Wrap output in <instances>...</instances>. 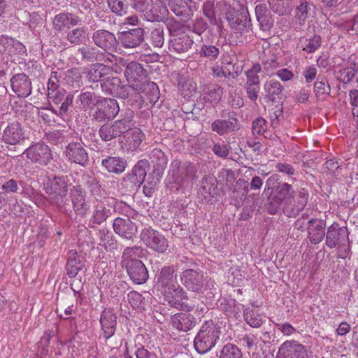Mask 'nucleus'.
I'll return each instance as SVG.
<instances>
[{"label": "nucleus", "instance_id": "obj_10", "mask_svg": "<svg viewBox=\"0 0 358 358\" xmlns=\"http://www.w3.org/2000/svg\"><path fill=\"white\" fill-rule=\"evenodd\" d=\"M24 155L33 163L41 166L47 165L52 159V152L45 143H36L27 148Z\"/></svg>", "mask_w": 358, "mask_h": 358}, {"label": "nucleus", "instance_id": "obj_64", "mask_svg": "<svg viewBox=\"0 0 358 358\" xmlns=\"http://www.w3.org/2000/svg\"><path fill=\"white\" fill-rule=\"evenodd\" d=\"M242 354L238 348L232 344L225 345V358H241Z\"/></svg>", "mask_w": 358, "mask_h": 358}, {"label": "nucleus", "instance_id": "obj_57", "mask_svg": "<svg viewBox=\"0 0 358 358\" xmlns=\"http://www.w3.org/2000/svg\"><path fill=\"white\" fill-rule=\"evenodd\" d=\"M299 6L296 7V17L300 24H302L308 16V2L306 0H299Z\"/></svg>", "mask_w": 358, "mask_h": 358}, {"label": "nucleus", "instance_id": "obj_49", "mask_svg": "<svg viewBox=\"0 0 358 358\" xmlns=\"http://www.w3.org/2000/svg\"><path fill=\"white\" fill-rule=\"evenodd\" d=\"M108 5L111 11L119 16L127 13L128 4L126 0H108Z\"/></svg>", "mask_w": 358, "mask_h": 358}, {"label": "nucleus", "instance_id": "obj_18", "mask_svg": "<svg viewBox=\"0 0 358 358\" xmlns=\"http://www.w3.org/2000/svg\"><path fill=\"white\" fill-rule=\"evenodd\" d=\"M249 191L248 182L244 179L238 180L232 187H229V201L231 205L239 208Z\"/></svg>", "mask_w": 358, "mask_h": 358}, {"label": "nucleus", "instance_id": "obj_25", "mask_svg": "<svg viewBox=\"0 0 358 358\" xmlns=\"http://www.w3.org/2000/svg\"><path fill=\"white\" fill-rule=\"evenodd\" d=\"M131 280L136 284L145 283L148 277V271L142 261H134L125 266Z\"/></svg>", "mask_w": 358, "mask_h": 358}, {"label": "nucleus", "instance_id": "obj_24", "mask_svg": "<svg viewBox=\"0 0 358 358\" xmlns=\"http://www.w3.org/2000/svg\"><path fill=\"white\" fill-rule=\"evenodd\" d=\"M325 228V222L322 220L311 219L308 222V236L311 243L316 245L323 240L326 235Z\"/></svg>", "mask_w": 358, "mask_h": 358}, {"label": "nucleus", "instance_id": "obj_32", "mask_svg": "<svg viewBox=\"0 0 358 358\" xmlns=\"http://www.w3.org/2000/svg\"><path fill=\"white\" fill-rule=\"evenodd\" d=\"M66 267L67 275L69 278L76 277L83 268V264L75 250H71L69 252Z\"/></svg>", "mask_w": 358, "mask_h": 358}, {"label": "nucleus", "instance_id": "obj_37", "mask_svg": "<svg viewBox=\"0 0 358 358\" xmlns=\"http://www.w3.org/2000/svg\"><path fill=\"white\" fill-rule=\"evenodd\" d=\"M143 249L140 246L127 247L122 255V264L128 266L134 261H139L137 258L142 256Z\"/></svg>", "mask_w": 358, "mask_h": 358}, {"label": "nucleus", "instance_id": "obj_56", "mask_svg": "<svg viewBox=\"0 0 358 358\" xmlns=\"http://www.w3.org/2000/svg\"><path fill=\"white\" fill-rule=\"evenodd\" d=\"M322 45V38L319 35H313L308 40V43L303 48V50L308 53H313L315 52Z\"/></svg>", "mask_w": 358, "mask_h": 358}, {"label": "nucleus", "instance_id": "obj_28", "mask_svg": "<svg viewBox=\"0 0 358 358\" xmlns=\"http://www.w3.org/2000/svg\"><path fill=\"white\" fill-rule=\"evenodd\" d=\"M171 324L173 327L182 331H188L196 324V318L187 313H180L171 317Z\"/></svg>", "mask_w": 358, "mask_h": 358}, {"label": "nucleus", "instance_id": "obj_50", "mask_svg": "<svg viewBox=\"0 0 358 358\" xmlns=\"http://www.w3.org/2000/svg\"><path fill=\"white\" fill-rule=\"evenodd\" d=\"M120 107L115 99L105 100L104 115L107 119L114 118L119 113Z\"/></svg>", "mask_w": 358, "mask_h": 358}, {"label": "nucleus", "instance_id": "obj_17", "mask_svg": "<svg viewBox=\"0 0 358 358\" xmlns=\"http://www.w3.org/2000/svg\"><path fill=\"white\" fill-rule=\"evenodd\" d=\"M12 90L18 97H28L32 91L30 78L25 73H17L10 79Z\"/></svg>", "mask_w": 358, "mask_h": 358}, {"label": "nucleus", "instance_id": "obj_60", "mask_svg": "<svg viewBox=\"0 0 358 358\" xmlns=\"http://www.w3.org/2000/svg\"><path fill=\"white\" fill-rule=\"evenodd\" d=\"M266 129V121L262 117H258L252 122V130L254 135H261Z\"/></svg>", "mask_w": 358, "mask_h": 358}, {"label": "nucleus", "instance_id": "obj_55", "mask_svg": "<svg viewBox=\"0 0 358 358\" xmlns=\"http://www.w3.org/2000/svg\"><path fill=\"white\" fill-rule=\"evenodd\" d=\"M151 43L157 48H161L164 43V30L162 27L155 29L151 33Z\"/></svg>", "mask_w": 358, "mask_h": 358}, {"label": "nucleus", "instance_id": "obj_26", "mask_svg": "<svg viewBox=\"0 0 358 358\" xmlns=\"http://www.w3.org/2000/svg\"><path fill=\"white\" fill-rule=\"evenodd\" d=\"M166 300L176 307L180 305L182 300H187V293L177 282L162 290Z\"/></svg>", "mask_w": 358, "mask_h": 358}, {"label": "nucleus", "instance_id": "obj_54", "mask_svg": "<svg viewBox=\"0 0 358 358\" xmlns=\"http://www.w3.org/2000/svg\"><path fill=\"white\" fill-rule=\"evenodd\" d=\"M244 318L246 322L252 327H259L262 324L261 316L255 313L252 310L244 313Z\"/></svg>", "mask_w": 358, "mask_h": 358}, {"label": "nucleus", "instance_id": "obj_5", "mask_svg": "<svg viewBox=\"0 0 358 358\" xmlns=\"http://www.w3.org/2000/svg\"><path fill=\"white\" fill-rule=\"evenodd\" d=\"M221 331L213 323L203 325L194 338V345L196 350L200 354L209 351L219 339Z\"/></svg>", "mask_w": 358, "mask_h": 358}, {"label": "nucleus", "instance_id": "obj_8", "mask_svg": "<svg viewBox=\"0 0 358 358\" xmlns=\"http://www.w3.org/2000/svg\"><path fill=\"white\" fill-rule=\"evenodd\" d=\"M140 238L147 247L159 253H164L169 247L168 241L164 236L150 227L142 230Z\"/></svg>", "mask_w": 358, "mask_h": 358}, {"label": "nucleus", "instance_id": "obj_30", "mask_svg": "<svg viewBox=\"0 0 358 358\" xmlns=\"http://www.w3.org/2000/svg\"><path fill=\"white\" fill-rule=\"evenodd\" d=\"M177 282V275L173 266L163 267L157 275V284L163 289Z\"/></svg>", "mask_w": 358, "mask_h": 358}, {"label": "nucleus", "instance_id": "obj_29", "mask_svg": "<svg viewBox=\"0 0 358 358\" xmlns=\"http://www.w3.org/2000/svg\"><path fill=\"white\" fill-rule=\"evenodd\" d=\"M71 197L73 208L78 215H84L89 210L83 192L78 187H73L71 190Z\"/></svg>", "mask_w": 358, "mask_h": 358}, {"label": "nucleus", "instance_id": "obj_38", "mask_svg": "<svg viewBox=\"0 0 358 358\" xmlns=\"http://www.w3.org/2000/svg\"><path fill=\"white\" fill-rule=\"evenodd\" d=\"M238 84V80H232L231 83H228V87L231 88L229 90L228 103L234 108H239L243 106V101L241 96L240 91H238L237 89Z\"/></svg>", "mask_w": 358, "mask_h": 358}, {"label": "nucleus", "instance_id": "obj_58", "mask_svg": "<svg viewBox=\"0 0 358 358\" xmlns=\"http://www.w3.org/2000/svg\"><path fill=\"white\" fill-rule=\"evenodd\" d=\"M66 92L63 88L57 90H51L48 93V97L55 104H59L65 98H66Z\"/></svg>", "mask_w": 358, "mask_h": 358}, {"label": "nucleus", "instance_id": "obj_46", "mask_svg": "<svg viewBox=\"0 0 358 358\" xmlns=\"http://www.w3.org/2000/svg\"><path fill=\"white\" fill-rule=\"evenodd\" d=\"M242 70V66L233 63V60L227 62L225 66V79L227 78V81L225 80V83H228L230 80H237L236 78L241 73Z\"/></svg>", "mask_w": 358, "mask_h": 358}, {"label": "nucleus", "instance_id": "obj_44", "mask_svg": "<svg viewBox=\"0 0 358 358\" xmlns=\"http://www.w3.org/2000/svg\"><path fill=\"white\" fill-rule=\"evenodd\" d=\"M313 90L317 98H320V96L324 94L329 95L331 87L327 79L324 76L322 77L319 76L314 83Z\"/></svg>", "mask_w": 358, "mask_h": 358}, {"label": "nucleus", "instance_id": "obj_4", "mask_svg": "<svg viewBox=\"0 0 358 358\" xmlns=\"http://www.w3.org/2000/svg\"><path fill=\"white\" fill-rule=\"evenodd\" d=\"M50 202L61 210H66L68 204V185L64 177L54 176L48 180L45 187Z\"/></svg>", "mask_w": 358, "mask_h": 358}, {"label": "nucleus", "instance_id": "obj_43", "mask_svg": "<svg viewBox=\"0 0 358 358\" xmlns=\"http://www.w3.org/2000/svg\"><path fill=\"white\" fill-rule=\"evenodd\" d=\"M78 52L81 55L82 59L87 62L97 61L101 55L97 48L89 45L79 48Z\"/></svg>", "mask_w": 358, "mask_h": 358}, {"label": "nucleus", "instance_id": "obj_51", "mask_svg": "<svg viewBox=\"0 0 358 358\" xmlns=\"http://www.w3.org/2000/svg\"><path fill=\"white\" fill-rule=\"evenodd\" d=\"M262 67L259 64H253L252 67L246 71V85H259L258 73L261 71Z\"/></svg>", "mask_w": 358, "mask_h": 358}, {"label": "nucleus", "instance_id": "obj_61", "mask_svg": "<svg viewBox=\"0 0 358 358\" xmlns=\"http://www.w3.org/2000/svg\"><path fill=\"white\" fill-rule=\"evenodd\" d=\"M59 77L58 72L53 71L51 73L47 85L48 93L51 90L54 91L62 89L59 86Z\"/></svg>", "mask_w": 358, "mask_h": 358}, {"label": "nucleus", "instance_id": "obj_6", "mask_svg": "<svg viewBox=\"0 0 358 358\" xmlns=\"http://www.w3.org/2000/svg\"><path fill=\"white\" fill-rule=\"evenodd\" d=\"M127 117L115 121L113 123H105L99 129V134L102 141L107 142L127 131L131 127L130 122L133 117V111L127 110Z\"/></svg>", "mask_w": 358, "mask_h": 358}, {"label": "nucleus", "instance_id": "obj_42", "mask_svg": "<svg viewBox=\"0 0 358 358\" xmlns=\"http://www.w3.org/2000/svg\"><path fill=\"white\" fill-rule=\"evenodd\" d=\"M66 39L74 45L82 44L86 39V29L84 27L75 28L68 32Z\"/></svg>", "mask_w": 358, "mask_h": 358}, {"label": "nucleus", "instance_id": "obj_7", "mask_svg": "<svg viewBox=\"0 0 358 358\" xmlns=\"http://www.w3.org/2000/svg\"><path fill=\"white\" fill-rule=\"evenodd\" d=\"M180 277L181 283L190 292L200 294L206 289V280L203 273L196 270L185 269L181 273Z\"/></svg>", "mask_w": 358, "mask_h": 358}, {"label": "nucleus", "instance_id": "obj_36", "mask_svg": "<svg viewBox=\"0 0 358 358\" xmlns=\"http://www.w3.org/2000/svg\"><path fill=\"white\" fill-rule=\"evenodd\" d=\"M99 245L103 247L107 251H112L117 248V241L113 234L105 229H100L97 233Z\"/></svg>", "mask_w": 358, "mask_h": 358}, {"label": "nucleus", "instance_id": "obj_14", "mask_svg": "<svg viewBox=\"0 0 358 358\" xmlns=\"http://www.w3.org/2000/svg\"><path fill=\"white\" fill-rule=\"evenodd\" d=\"M145 30L138 27L119 33L118 41L125 48H135L144 41Z\"/></svg>", "mask_w": 358, "mask_h": 358}, {"label": "nucleus", "instance_id": "obj_40", "mask_svg": "<svg viewBox=\"0 0 358 358\" xmlns=\"http://www.w3.org/2000/svg\"><path fill=\"white\" fill-rule=\"evenodd\" d=\"M144 13L145 17L148 21L151 22H162L164 21L165 16L168 13V10L166 7L159 8L156 6H152L150 8L147 7Z\"/></svg>", "mask_w": 358, "mask_h": 358}, {"label": "nucleus", "instance_id": "obj_9", "mask_svg": "<svg viewBox=\"0 0 358 358\" xmlns=\"http://www.w3.org/2000/svg\"><path fill=\"white\" fill-rule=\"evenodd\" d=\"M26 139V132L22 124L17 120L8 122L1 134V140L5 143L15 145L21 144Z\"/></svg>", "mask_w": 358, "mask_h": 358}, {"label": "nucleus", "instance_id": "obj_53", "mask_svg": "<svg viewBox=\"0 0 358 358\" xmlns=\"http://www.w3.org/2000/svg\"><path fill=\"white\" fill-rule=\"evenodd\" d=\"M223 89L218 85H214L207 94L206 99L212 103H217L222 99Z\"/></svg>", "mask_w": 358, "mask_h": 358}, {"label": "nucleus", "instance_id": "obj_33", "mask_svg": "<svg viewBox=\"0 0 358 358\" xmlns=\"http://www.w3.org/2000/svg\"><path fill=\"white\" fill-rule=\"evenodd\" d=\"M101 164L108 171L115 174L123 173L127 165V162L119 157H108L102 160Z\"/></svg>", "mask_w": 358, "mask_h": 358}, {"label": "nucleus", "instance_id": "obj_20", "mask_svg": "<svg viewBox=\"0 0 358 358\" xmlns=\"http://www.w3.org/2000/svg\"><path fill=\"white\" fill-rule=\"evenodd\" d=\"M113 228L115 234L125 239H131L137 233V227L129 217H117Z\"/></svg>", "mask_w": 358, "mask_h": 358}, {"label": "nucleus", "instance_id": "obj_12", "mask_svg": "<svg viewBox=\"0 0 358 358\" xmlns=\"http://www.w3.org/2000/svg\"><path fill=\"white\" fill-rule=\"evenodd\" d=\"M150 164L146 159L138 161L133 167L130 173L124 178L127 186L137 187L143 182L147 172L149 170Z\"/></svg>", "mask_w": 358, "mask_h": 358}, {"label": "nucleus", "instance_id": "obj_45", "mask_svg": "<svg viewBox=\"0 0 358 358\" xmlns=\"http://www.w3.org/2000/svg\"><path fill=\"white\" fill-rule=\"evenodd\" d=\"M24 17L27 18L24 24L28 25L31 31H35L37 28H41L43 24V19L37 12H24Z\"/></svg>", "mask_w": 358, "mask_h": 358}, {"label": "nucleus", "instance_id": "obj_41", "mask_svg": "<svg viewBox=\"0 0 358 358\" xmlns=\"http://www.w3.org/2000/svg\"><path fill=\"white\" fill-rule=\"evenodd\" d=\"M348 66L339 70L341 74V80L343 83H348L351 81L352 78L355 76L357 72V67L355 62L350 57L348 59Z\"/></svg>", "mask_w": 358, "mask_h": 358}, {"label": "nucleus", "instance_id": "obj_19", "mask_svg": "<svg viewBox=\"0 0 358 358\" xmlns=\"http://www.w3.org/2000/svg\"><path fill=\"white\" fill-rule=\"evenodd\" d=\"M92 40L96 45L106 52H113L116 50L118 43V41L113 33L103 29L94 31Z\"/></svg>", "mask_w": 358, "mask_h": 358}, {"label": "nucleus", "instance_id": "obj_34", "mask_svg": "<svg viewBox=\"0 0 358 358\" xmlns=\"http://www.w3.org/2000/svg\"><path fill=\"white\" fill-rule=\"evenodd\" d=\"M264 90L266 93V96L268 99L274 102L277 99H281L282 92L284 90L283 86L280 83V82L271 79L268 81H266L264 85Z\"/></svg>", "mask_w": 358, "mask_h": 358}, {"label": "nucleus", "instance_id": "obj_13", "mask_svg": "<svg viewBox=\"0 0 358 358\" xmlns=\"http://www.w3.org/2000/svg\"><path fill=\"white\" fill-rule=\"evenodd\" d=\"M102 90L107 94L121 99H127L129 96L128 87L122 85L118 77H106L101 83Z\"/></svg>", "mask_w": 358, "mask_h": 358}, {"label": "nucleus", "instance_id": "obj_23", "mask_svg": "<svg viewBox=\"0 0 358 358\" xmlns=\"http://www.w3.org/2000/svg\"><path fill=\"white\" fill-rule=\"evenodd\" d=\"M81 19L69 13H62L55 15L52 20V28L55 31H62L69 29L71 26L80 24Z\"/></svg>", "mask_w": 358, "mask_h": 358}, {"label": "nucleus", "instance_id": "obj_11", "mask_svg": "<svg viewBox=\"0 0 358 358\" xmlns=\"http://www.w3.org/2000/svg\"><path fill=\"white\" fill-rule=\"evenodd\" d=\"M225 18L232 29L241 30L246 27L248 22L250 21V15L244 8L235 9L225 3Z\"/></svg>", "mask_w": 358, "mask_h": 358}, {"label": "nucleus", "instance_id": "obj_21", "mask_svg": "<svg viewBox=\"0 0 358 358\" xmlns=\"http://www.w3.org/2000/svg\"><path fill=\"white\" fill-rule=\"evenodd\" d=\"M101 335L106 339L111 338L116 330L117 316L110 309H104L100 317Z\"/></svg>", "mask_w": 358, "mask_h": 358}, {"label": "nucleus", "instance_id": "obj_35", "mask_svg": "<svg viewBox=\"0 0 358 358\" xmlns=\"http://www.w3.org/2000/svg\"><path fill=\"white\" fill-rule=\"evenodd\" d=\"M112 214L111 210L107 208L102 202H98L94 206L90 222L95 224L104 222Z\"/></svg>", "mask_w": 358, "mask_h": 358}, {"label": "nucleus", "instance_id": "obj_15", "mask_svg": "<svg viewBox=\"0 0 358 358\" xmlns=\"http://www.w3.org/2000/svg\"><path fill=\"white\" fill-rule=\"evenodd\" d=\"M66 158L73 163L85 166L88 163V153L84 148L83 144L79 142H71L65 150Z\"/></svg>", "mask_w": 358, "mask_h": 358}, {"label": "nucleus", "instance_id": "obj_63", "mask_svg": "<svg viewBox=\"0 0 358 358\" xmlns=\"http://www.w3.org/2000/svg\"><path fill=\"white\" fill-rule=\"evenodd\" d=\"M259 23L260 29L263 31L270 30L273 25V20L271 14H267L264 16L257 18Z\"/></svg>", "mask_w": 358, "mask_h": 358}, {"label": "nucleus", "instance_id": "obj_27", "mask_svg": "<svg viewBox=\"0 0 358 358\" xmlns=\"http://www.w3.org/2000/svg\"><path fill=\"white\" fill-rule=\"evenodd\" d=\"M194 43L193 39L188 35H180L169 41V50L177 54L187 52Z\"/></svg>", "mask_w": 358, "mask_h": 358}, {"label": "nucleus", "instance_id": "obj_31", "mask_svg": "<svg viewBox=\"0 0 358 358\" xmlns=\"http://www.w3.org/2000/svg\"><path fill=\"white\" fill-rule=\"evenodd\" d=\"M110 71L111 69L106 65L95 63L93 64L87 71V77L90 83H96L98 81L102 83V80H104L105 76H106Z\"/></svg>", "mask_w": 358, "mask_h": 358}, {"label": "nucleus", "instance_id": "obj_48", "mask_svg": "<svg viewBox=\"0 0 358 358\" xmlns=\"http://www.w3.org/2000/svg\"><path fill=\"white\" fill-rule=\"evenodd\" d=\"M64 80L69 86L76 89L80 86L82 76L77 69H71L66 71Z\"/></svg>", "mask_w": 358, "mask_h": 358}, {"label": "nucleus", "instance_id": "obj_62", "mask_svg": "<svg viewBox=\"0 0 358 358\" xmlns=\"http://www.w3.org/2000/svg\"><path fill=\"white\" fill-rule=\"evenodd\" d=\"M73 96L71 94H67L66 98L64 99L60 103L61 106L59 109L58 115L64 117L67 115L69 107L72 105Z\"/></svg>", "mask_w": 358, "mask_h": 358}, {"label": "nucleus", "instance_id": "obj_1", "mask_svg": "<svg viewBox=\"0 0 358 358\" xmlns=\"http://www.w3.org/2000/svg\"><path fill=\"white\" fill-rule=\"evenodd\" d=\"M279 180L280 176L273 174L266 182L262 196L266 197V211L270 215H276L282 210L289 217H295L307 205L308 192L301 188L296 193L292 185Z\"/></svg>", "mask_w": 358, "mask_h": 358}, {"label": "nucleus", "instance_id": "obj_52", "mask_svg": "<svg viewBox=\"0 0 358 358\" xmlns=\"http://www.w3.org/2000/svg\"><path fill=\"white\" fill-rule=\"evenodd\" d=\"M143 137L144 134L140 129H135L132 130L127 137V142L129 143L130 148L136 149L139 147L143 141Z\"/></svg>", "mask_w": 358, "mask_h": 358}, {"label": "nucleus", "instance_id": "obj_47", "mask_svg": "<svg viewBox=\"0 0 358 358\" xmlns=\"http://www.w3.org/2000/svg\"><path fill=\"white\" fill-rule=\"evenodd\" d=\"M164 23L171 36L175 37L184 32L185 25L174 17H168Z\"/></svg>", "mask_w": 358, "mask_h": 358}, {"label": "nucleus", "instance_id": "obj_16", "mask_svg": "<svg viewBox=\"0 0 358 358\" xmlns=\"http://www.w3.org/2000/svg\"><path fill=\"white\" fill-rule=\"evenodd\" d=\"M307 352L303 345L296 341H289L283 343L279 348L276 358H307Z\"/></svg>", "mask_w": 358, "mask_h": 358}, {"label": "nucleus", "instance_id": "obj_2", "mask_svg": "<svg viewBox=\"0 0 358 358\" xmlns=\"http://www.w3.org/2000/svg\"><path fill=\"white\" fill-rule=\"evenodd\" d=\"M124 76L129 84L128 88L136 92H144L146 88L151 90L152 94L150 99L157 101L159 99V89L156 83L147 82V71L143 66L136 62H131L126 67Z\"/></svg>", "mask_w": 358, "mask_h": 358}, {"label": "nucleus", "instance_id": "obj_39", "mask_svg": "<svg viewBox=\"0 0 358 358\" xmlns=\"http://www.w3.org/2000/svg\"><path fill=\"white\" fill-rule=\"evenodd\" d=\"M78 101L84 110L92 108L101 101V97L92 92H85L78 96Z\"/></svg>", "mask_w": 358, "mask_h": 358}, {"label": "nucleus", "instance_id": "obj_3", "mask_svg": "<svg viewBox=\"0 0 358 358\" xmlns=\"http://www.w3.org/2000/svg\"><path fill=\"white\" fill-rule=\"evenodd\" d=\"M196 173V170L191 163L173 160L171 164L169 182L172 180L174 185L170 188L178 190L185 185H188L194 178Z\"/></svg>", "mask_w": 358, "mask_h": 358}, {"label": "nucleus", "instance_id": "obj_59", "mask_svg": "<svg viewBox=\"0 0 358 358\" xmlns=\"http://www.w3.org/2000/svg\"><path fill=\"white\" fill-rule=\"evenodd\" d=\"M203 14L210 20L212 24H217V19H215V8L213 2L207 1L203 7Z\"/></svg>", "mask_w": 358, "mask_h": 358}, {"label": "nucleus", "instance_id": "obj_22", "mask_svg": "<svg viewBox=\"0 0 358 358\" xmlns=\"http://www.w3.org/2000/svg\"><path fill=\"white\" fill-rule=\"evenodd\" d=\"M348 230L345 227H340L334 222L327 228L326 233V245L329 248H334L337 245L348 238Z\"/></svg>", "mask_w": 358, "mask_h": 358}]
</instances>
